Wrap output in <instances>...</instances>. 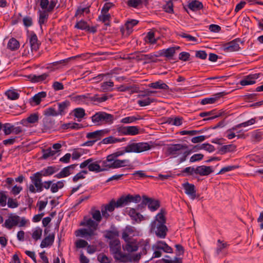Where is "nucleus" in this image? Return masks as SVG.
<instances>
[{"label": "nucleus", "mask_w": 263, "mask_h": 263, "mask_svg": "<svg viewBox=\"0 0 263 263\" xmlns=\"http://www.w3.org/2000/svg\"><path fill=\"white\" fill-rule=\"evenodd\" d=\"M152 145L147 142H129L124 149L116 152L106 157L107 166H110L111 169H116L126 166H129V161L128 159L120 160L117 158L124 155L125 153H141L151 149Z\"/></svg>", "instance_id": "f257e3e1"}, {"label": "nucleus", "mask_w": 263, "mask_h": 263, "mask_svg": "<svg viewBox=\"0 0 263 263\" xmlns=\"http://www.w3.org/2000/svg\"><path fill=\"white\" fill-rule=\"evenodd\" d=\"M91 215L93 220L90 218L85 217L80 223V226L86 227V228H83L77 230L76 235L85 237L88 240H90L91 237L97 234L96 230L98 229L99 223L101 221L103 216L101 212L95 208L91 209Z\"/></svg>", "instance_id": "f03ea898"}, {"label": "nucleus", "mask_w": 263, "mask_h": 263, "mask_svg": "<svg viewBox=\"0 0 263 263\" xmlns=\"http://www.w3.org/2000/svg\"><path fill=\"white\" fill-rule=\"evenodd\" d=\"M110 251L113 254L116 260L120 262L134 261L138 262L140 259L141 256L146 254L147 246L145 245L142 248V252L132 255H125L121 251L120 242L118 239L110 240L109 242Z\"/></svg>", "instance_id": "7ed1b4c3"}, {"label": "nucleus", "mask_w": 263, "mask_h": 263, "mask_svg": "<svg viewBox=\"0 0 263 263\" xmlns=\"http://www.w3.org/2000/svg\"><path fill=\"white\" fill-rule=\"evenodd\" d=\"M193 152L188 149L186 144H171L167 145L165 154L172 158H176L180 155L179 163H181L186 160V157Z\"/></svg>", "instance_id": "20e7f679"}, {"label": "nucleus", "mask_w": 263, "mask_h": 263, "mask_svg": "<svg viewBox=\"0 0 263 263\" xmlns=\"http://www.w3.org/2000/svg\"><path fill=\"white\" fill-rule=\"evenodd\" d=\"M165 222L164 212L161 210L160 212L157 214L155 220L151 224L152 230L159 238H164L166 235L167 228L165 225Z\"/></svg>", "instance_id": "39448f33"}, {"label": "nucleus", "mask_w": 263, "mask_h": 263, "mask_svg": "<svg viewBox=\"0 0 263 263\" xmlns=\"http://www.w3.org/2000/svg\"><path fill=\"white\" fill-rule=\"evenodd\" d=\"M114 120V116L104 111L96 112L91 117V121L96 125L111 124Z\"/></svg>", "instance_id": "423d86ee"}, {"label": "nucleus", "mask_w": 263, "mask_h": 263, "mask_svg": "<svg viewBox=\"0 0 263 263\" xmlns=\"http://www.w3.org/2000/svg\"><path fill=\"white\" fill-rule=\"evenodd\" d=\"M42 177L39 172L34 173L30 177L31 183L28 186V189L30 193H35L42 191Z\"/></svg>", "instance_id": "0eeeda50"}, {"label": "nucleus", "mask_w": 263, "mask_h": 263, "mask_svg": "<svg viewBox=\"0 0 263 263\" xmlns=\"http://www.w3.org/2000/svg\"><path fill=\"white\" fill-rule=\"evenodd\" d=\"M91 162H89L88 170L90 172L96 173L109 171L111 169L110 166H107L106 159L103 161H95L93 158H90Z\"/></svg>", "instance_id": "6e6552de"}, {"label": "nucleus", "mask_w": 263, "mask_h": 263, "mask_svg": "<svg viewBox=\"0 0 263 263\" xmlns=\"http://www.w3.org/2000/svg\"><path fill=\"white\" fill-rule=\"evenodd\" d=\"M141 200V197L138 194L122 196L117 201V208L129 205L131 203H137Z\"/></svg>", "instance_id": "1a4fd4ad"}, {"label": "nucleus", "mask_w": 263, "mask_h": 263, "mask_svg": "<svg viewBox=\"0 0 263 263\" xmlns=\"http://www.w3.org/2000/svg\"><path fill=\"white\" fill-rule=\"evenodd\" d=\"M26 223V220L24 218H22L21 220L20 216L11 214L9 215L8 218L5 220L4 226L6 228L11 229L16 226L20 227H23Z\"/></svg>", "instance_id": "9d476101"}, {"label": "nucleus", "mask_w": 263, "mask_h": 263, "mask_svg": "<svg viewBox=\"0 0 263 263\" xmlns=\"http://www.w3.org/2000/svg\"><path fill=\"white\" fill-rule=\"evenodd\" d=\"M125 241V245L123 246V249L124 251H126L128 252H135L138 250L139 248H141V250L139 253L142 252V248L145 246H147L146 250L149 248V246L146 242H143L142 244H140L138 243L135 239L133 238L128 239L127 240H124Z\"/></svg>", "instance_id": "9b49d317"}, {"label": "nucleus", "mask_w": 263, "mask_h": 263, "mask_svg": "<svg viewBox=\"0 0 263 263\" xmlns=\"http://www.w3.org/2000/svg\"><path fill=\"white\" fill-rule=\"evenodd\" d=\"M146 205L149 210L152 212L156 211L160 207V203L158 200L148 198L146 196H143L142 202L140 204L138 205L137 209L139 210L143 206Z\"/></svg>", "instance_id": "f8f14e48"}, {"label": "nucleus", "mask_w": 263, "mask_h": 263, "mask_svg": "<svg viewBox=\"0 0 263 263\" xmlns=\"http://www.w3.org/2000/svg\"><path fill=\"white\" fill-rule=\"evenodd\" d=\"M44 115L45 116V117L43 119V122L45 126L47 127L52 126L53 124V123L51 121H50L49 123H48V121L49 119V117H55L59 116L58 112L53 107H49L44 110Z\"/></svg>", "instance_id": "ddd939ff"}, {"label": "nucleus", "mask_w": 263, "mask_h": 263, "mask_svg": "<svg viewBox=\"0 0 263 263\" xmlns=\"http://www.w3.org/2000/svg\"><path fill=\"white\" fill-rule=\"evenodd\" d=\"M158 57V54L154 53L144 54H142L141 52H139L135 54V58L138 61H144L145 63H149L151 62H154L155 59Z\"/></svg>", "instance_id": "4468645a"}, {"label": "nucleus", "mask_w": 263, "mask_h": 263, "mask_svg": "<svg viewBox=\"0 0 263 263\" xmlns=\"http://www.w3.org/2000/svg\"><path fill=\"white\" fill-rule=\"evenodd\" d=\"M117 208V201L112 200L108 204L102 206L101 213L104 218L107 219L109 217L108 212H112Z\"/></svg>", "instance_id": "2eb2a0df"}, {"label": "nucleus", "mask_w": 263, "mask_h": 263, "mask_svg": "<svg viewBox=\"0 0 263 263\" xmlns=\"http://www.w3.org/2000/svg\"><path fill=\"white\" fill-rule=\"evenodd\" d=\"M126 213L130 216L131 219L137 223H140L141 221L147 219L146 217L137 212L136 210L133 208L127 209Z\"/></svg>", "instance_id": "dca6fc26"}, {"label": "nucleus", "mask_w": 263, "mask_h": 263, "mask_svg": "<svg viewBox=\"0 0 263 263\" xmlns=\"http://www.w3.org/2000/svg\"><path fill=\"white\" fill-rule=\"evenodd\" d=\"M138 234L136 229L132 226H127L123 230L122 232V238L124 240H127L128 239L132 238V237Z\"/></svg>", "instance_id": "f3484780"}, {"label": "nucleus", "mask_w": 263, "mask_h": 263, "mask_svg": "<svg viewBox=\"0 0 263 263\" xmlns=\"http://www.w3.org/2000/svg\"><path fill=\"white\" fill-rule=\"evenodd\" d=\"M119 132L124 135L135 136L139 133V128L136 126H124L120 128Z\"/></svg>", "instance_id": "a211bd4d"}, {"label": "nucleus", "mask_w": 263, "mask_h": 263, "mask_svg": "<svg viewBox=\"0 0 263 263\" xmlns=\"http://www.w3.org/2000/svg\"><path fill=\"white\" fill-rule=\"evenodd\" d=\"M77 166V164H71L65 167L59 173L56 174L55 177L57 178H61L68 176L73 173V171Z\"/></svg>", "instance_id": "6ab92c4d"}, {"label": "nucleus", "mask_w": 263, "mask_h": 263, "mask_svg": "<svg viewBox=\"0 0 263 263\" xmlns=\"http://www.w3.org/2000/svg\"><path fill=\"white\" fill-rule=\"evenodd\" d=\"M239 40H233L223 46V50L226 52H233L238 51L240 49Z\"/></svg>", "instance_id": "aec40b11"}, {"label": "nucleus", "mask_w": 263, "mask_h": 263, "mask_svg": "<svg viewBox=\"0 0 263 263\" xmlns=\"http://www.w3.org/2000/svg\"><path fill=\"white\" fill-rule=\"evenodd\" d=\"M182 186L185 190V193L192 199H194L196 198V191L194 184L185 182L182 184Z\"/></svg>", "instance_id": "412c9836"}, {"label": "nucleus", "mask_w": 263, "mask_h": 263, "mask_svg": "<svg viewBox=\"0 0 263 263\" xmlns=\"http://www.w3.org/2000/svg\"><path fill=\"white\" fill-rule=\"evenodd\" d=\"M152 248L153 250H161L165 253H171L173 252V249L168 246L166 242L162 241H158L155 243Z\"/></svg>", "instance_id": "4be33fe9"}, {"label": "nucleus", "mask_w": 263, "mask_h": 263, "mask_svg": "<svg viewBox=\"0 0 263 263\" xmlns=\"http://www.w3.org/2000/svg\"><path fill=\"white\" fill-rule=\"evenodd\" d=\"M260 74V73L250 74L241 80L240 84L242 86L252 85L255 83V80L259 78Z\"/></svg>", "instance_id": "5701e85b"}, {"label": "nucleus", "mask_w": 263, "mask_h": 263, "mask_svg": "<svg viewBox=\"0 0 263 263\" xmlns=\"http://www.w3.org/2000/svg\"><path fill=\"white\" fill-rule=\"evenodd\" d=\"M196 175L200 176H207L213 172L212 167L209 166L201 165L196 168Z\"/></svg>", "instance_id": "b1692460"}, {"label": "nucleus", "mask_w": 263, "mask_h": 263, "mask_svg": "<svg viewBox=\"0 0 263 263\" xmlns=\"http://www.w3.org/2000/svg\"><path fill=\"white\" fill-rule=\"evenodd\" d=\"M89 94L87 93L83 95H79L73 97L72 100L79 104H88L89 103Z\"/></svg>", "instance_id": "393cba45"}, {"label": "nucleus", "mask_w": 263, "mask_h": 263, "mask_svg": "<svg viewBox=\"0 0 263 263\" xmlns=\"http://www.w3.org/2000/svg\"><path fill=\"white\" fill-rule=\"evenodd\" d=\"M105 132L103 130H98L93 132L88 133L86 134V138L96 141L101 139L104 136Z\"/></svg>", "instance_id": "a878e982"}, {"label": "nucleus", "mask_w": 263, "mask_h": 263, "mask_svg": "<svg viewBox=\"0 0 263 263\" xmlns=\"http://www.w3.org/2000/svg\"><path fill=\"white\" fill-rule=\"evenodd\" d=\"M54 240V235L53 234H50L46 236L42 241L40 247L42 248L48 247L51 246Z\"/></svg>", "instance_id": "bb28decb"}, {"label": "nucleus", "mask_w": 263, "mask_h": 263, "mask_svg": "<svg viewBox=\"0 0 263 263\" xmlns=\"http://www.w3.org/2000/svg\"><path fill=\"white\" fill-rule=\"evenodd\" d=\"M224 92H219L213 96V97L207 98L202 100L201 103L203 105L214 103L219 98L223 96Z\"/></svg>", "instance_id": "cd10ccee"}, {"label": "nucleus", "mask_w": 263, "mask_h": 263, "mask_svg": "<svg viewBox=\"0 0 263 263\" xmlns=\"http://www.w3.org/2000/svg\"><path fill=\"white\" fill-rule=\"evenodd\" d=\"M70 105V102L68 101H65L58 104V111H57L59 115L63 116L64 115L68 107Z\"/></svg>", "instance_id": "c85d7f7f"}, {"label": "nucleus", "mask_w": 263, "mask_h": 263, "mask_svg": "<svg viewBox=\"0 0 263 263\" xmlns=\"http://www.w3.org/2000/svg\"><path fill=\"white\" fill-rule=\"evenodd\" d=\"M148 87L154 89H159L163 90H167L169 88L167 85L163 83L162 81L159 80L148 84Z\"/></svg>", "instance_id": "c756f323"}, {"label": "nucleus", "mask_w": 263, "mask_h": 263, "mask_svg": "<svg viewBox=\"0 0 263 263\" xmlns=\"http://www.w3.org/2000/svg\"><path fill=\"white\" fill-rule=\"evenodd\" d=\"M31 51H36L39 48V43L35 34L32 33L29 39Z\"/></svg>", "instance_id": "7c9ffc66"}, {"label": "nucleus", "mask_w": 263, "mask_h": 263, "mask_svg": "<svg viewBox=\"0 0 263 263\" xmlns=\"http://www.w3.org/2000/svg\"><path fill=\"white\" fill-rule=\"evenodd\" d=\"M57 172V169L54 166H48L39 172L41 176H50Z\"/></svg>", "instance_id": "2f4dec72"}, {"label": "nucleus", "mask_w": 263, "mask_h": 263, "mask_svg": "<svg viewBox=\"0 0 263 263\" xmlns=\"http://www.w3.org/2000/svg\"><path fill=\"white\" fill-rule=\"evenodd\" d=\"M50 12V11H47V10H39V23L40 25L44 24L45 22H47V19L48 18L49 14L48 13Z\"/></svg>", "instance_id": "473e14b6"}, {"label": "nucleus", "mask_w": 263, "mask_h": 263, "mask_svg": "<svg viewBox=\"0 0 263 263\" xmlns=\"http://www.w3.org/2000/svg\"><path fill=\"white\" fill-rule=\"evenodd\" d=\"M125 141V138H123L122 139H119L117 138H115L113 136H109L108 137H106L103 139L102 143L103 144H112L116 143L118 142H121Z\"/></svg>", "instance_id": "72a5a7b5"}, {"label": "nucleus", "mask_w": 263, "mask_h": 263, "mask_svg": "<svg viewBox=\"0 0 263 263\" xmlns=\"http://www.w3.org/2000/svg\"><path fill=\"white\" fill-rule=\"evenodd\" d=\"M20 47V43L14 38H11L8 41L7 48L11 50L14 51L17 50Z\"/></svg>", "instance_id": "f704fd0d"}, {"label": "nucleus", "mask_w": 263, "mask_h": 263, "mask_svg": "<svg viewBox=\"0 0 263 263\" xmlns=\"http://www.w3.org/2000/svg\"><path fill=\"white\" fill-rule=\"evenodd\" d=\"M48 75L47 73H43L41 75H30L28 77L32 82H38L45 80Z\"/></svg>", "instance_id": "c9c22d12"}, {"label": "nucleus", "mask_w": 263, "mask_h": 263, "mask_svg": "<svg viewBox=\"0 0 263 263\" xmlns=\"http://www.w3.org/2000/svg\"><path fill=\"white\" fill-rule=\"evenodd\" d=\"M74 116L78 118V121H81L85 115V110L82 108H77L73 110Z\"/></svg>", "instance_id": "e433bc0d"}, {"label": "nucleus", "mask_w": 263, "mask_h": 263, "mask_svg": "<svg viewBox=\"0 0 263 263\" xmlns=\"http://www.w3.org/2000/svg\"><path fill=\"white\" fill-rule=\"evenodd\" d=\"M236 149V146L233 144H229L222 146L221 147L218 151V153L221 155H223L224 154L232 152L234 151Z\"/></svg>", "instance_id": "4c0bfd02"}, {"label": "nucleus", "mask_w": 263, "mask_h": 263, "mask_svg": "<svg viewBox=\"0 0 263 263\" xmlns=\"http://www.w3.org/2000/svg\"><path fill=\"white\" fill-rule=\"evenodd\" d=\"M46 96V93L44 91H42L35 95L32 98V101L35 102L36 105L40 104L42 99L45 98Z\"/></svg>", "instance_id": "58836bf2"}, {"label": "nucleus", "mask_w": 263, "mask_h": 263, "mask_svg": "<svg viewBox=\"0 0 263 263\" xmlns=\"http://www.w3.org/2000/svg\"><path fill=\"white\" fill-rule=\"evenodd\" d=\"M6 96L11 100H15L19 98L20 95L14 89H9L6 91Z\"/></svg>", "instance_id": "ea45409f"}, {"label": "nucleus", "mask_w": 263, "mask_h": 263, "mask_svg": "<svg viewBox=\"0 0 263 263\" xmlns=\"http://www.w3.org/2000/svg\"><path fill=\"white\" fill-rule=\"evenodd\" d=\"M141 119L142 118L139 116H129L122 119L120 121V122L123 124H130Z\"/></svg>", "instance_id": "a19ab883"}, {"label": "nucleus", "mask_w": 263, "mask_h": 263, "mask_svg": "<svg viewBox=\"0 0 263 263\" xmlns=\"http://www.w3.org/2000/svg\"><path fill=\"white\" fill-rule=\"evenodd\" d=\"M89 7H79L77 10L74 16L76 17H80L82 16H84L85 14H88L89 13Z\"/></svg>", "instance_id": "79ce46f5"}, {"label": "nucleus", "mask_w": 263, "mask_h": 263, "mask_svg": "<svg viewBox=\"0 0 263 263\" xmlns=\"http://www.w3.org/2000/svg\"><path fill=\"white\" fill-rule=\"evenodd\" d=\"M175 53V48L170 47L166 49H163L162 50V52L159 54V56L164 54L166 58H171L174 55Z\"/></svg>", "instance_id": "37998d69"}, {"label": "nucleus", "mask_w": 263, "mask_h": 263, "mask_svg": "<svg viewBox=\"0 0 263 263\" xmlns=\"http://www.w3.org/2000/svg\"><path fill=\"white\" fill-rule=\"evenodd\" d=\"M64 181H59L56 183H52L50 190L52 193H56L64 186Z\"/></svg>", "instance_id": "c03bdc74"}, {"label": "nucleus", "mask_w": 263, "mask_h": 263, "mask_svg": "<svg viewBox=\"0 0 263 263\" xmlns=\"http://www.w3.org/2000/svg\"><path fill=\"white\" fill-rule=\"evenodd\" d=\"M113 86L114 82L112 81L105 82L101 84V88L103 92L111 91Z\"/></svg>", "instance_id": "a18cd8bd"}, {"label": "nucleus", "mask_w": 263, "mask_h": 263, "mask_svg": "<svg viewBox=\"0 0 263 263\" xmlns=\"http://www.w3.org/2000/svg\"><path fill=\"white\" fill-rule=\"evenodd\" d=\"M145 41L146 42L151 44H154L156 43L157 39L155 38L154 32L149 31L147 33V35L145 37Z\"/></svg>", "instance_id": "49530a36"}, {"label": "nucleus", "mask_w": 263, "mask_h": 263, "mask_svg": "<svg viewBox=\"0 0 263 263\" xmlns=\"http://www.w3.org/2000/svg\"><path fill=\"white\" fill-rule=\"evenodd\" d=\"M189 8L193 11H196L202 8V4L199 1H193L189 4Z\"/></svg>", "instance_id": "de8ad7c7"}, {"label": "nucleus", "mask_w": 263, "mask_h": 263, "mask_svg": "<svg viewBox=\"0 0 263 263\" xmlns=\"http://www.w3.org/2000/svg\"><path fill=\"white\" fill-rule=\"evenodd\" d=\"M108 99L106 95H103L101 97H99L98 95H95L91 97L89 95V101H97L99 103H101L106 101Z\"/></svg>", "instance_id": "09e8293b"}, {"label": "nucleus", "mask_w": 263, "mask_h": 263, "mask_svg": "<svg viewBox=\"0 0 263 263\" xmlns=\"http://www.w3.org/2000/svg\"><path fill=\"white\" fill-rule=\"evenodd\" d=\"M119 235V233L117 231H106L105 234V237L111 240L118 239L117 237Z\"/></svg>", "instance_id": "8fccbe9b"}, {"label": "nucleus", "mask_w": 263, "mask_h": 263, "mask_svg": "<svg viewBox=\"0 0 263 263\" xmlns=\"http://www.w3.org/2000/svg\"><path fill=\"white\" fill-rule=\"evenodd\" d=\"M217 246L216 248V253L219 255L220 253L225 248H226L229 245L227 242H224L221 241L220 239L217 240Z\"/></svg>", "instance_id": "3c124183"}, {"label": "nucleus", "mask_w": 263, "mask_h": 263, "mask_svg": "<svg viewBox=\"0 0 263 263\" xmlns=\"http://www.w3.org/2000/svg\"><path fill=\"white\" fill-rule=\"evenodd\" d=\"M42 235V230L39 227L36 228L33 231L32 237L35 240L41 239Z\"/></svg>", "instance_id": "603ef678"}, {"label": "nucleus", "mask_w": 263, "mask_h": 263, "mask_svg": "<svg viewBox=\"0 0 263 263\" xmlns=\"http://www.w3.org/2000/svg\"><path fill=\"white\" fill-rule=\"evenodd\" d=\"M138 23V21L136 20H132L127 21L125 25L126 29L127 30V33H130L132 31V28L136 25Z\"/></svg>", "instance_id": "864d4df0"}, {"label": "nucleus", "mask_w": 263, "mask_h": 263, "mask_svg": "<svg viewBox=\"0 0 263 263\" xmlns=\"http://www.w3.org/2000/svg\"><path fill=\"white\" fill-rule=\"evenodd\" d=\"M74 27L81 30H86V29L88 28V25L86 22L81 20L77 22Z\"/></svg>", "instance_id": "5fc2aeb1"}, {"label": "nucleus", "mask_w": 263, "mask_h": 263, "mask_svg": "<svg viewBox=\"0 0 263 263\" xmlns=\"http://www.w3.org/2000/svg\"><path fill=\"white\" fill-rule=\"evenodd\" d=\"M43 153L42 158L44 159H46L50 156H52L56 154L55 151H53L50 147L46 149H43Z\"/></svg>", "instance_id": "6e6d98bb"}, {"label": "nucleus", "mask_w": 263, "mask_h": 263, "mask_svg": "<svg viewBox=\"0 0 263 263\" xmlns=\"http://www.w3.org/2000/svg\"><path fill=\"white\" fill-rule=\"evenodd\" d=\"M155 101L154 99L147 98L143 100H138L137 103L141 107L149 105L152 102H154Z\"/></svg>", "instance_id": "4d7b16f0"}, {"label": "nucleus", "mask_w": 263, "mask_h": 263, "mask_svg": "<svg viewBox=\"0 0 263 263\" xmlns=\"http://www.w3.org/2000/svg\"><path fill=\"white\" fill-rule=\"evenodd\" d=\"M181 173L185 174L186 176L193 175L194 174H196V168L189 166L183 169Z\"/></svg>", "instance_id": "13d9d810"}, {"label": "nucleus", "mask_w": 263, "mask_h": 263, "mask_svg": "<svg viewBox=\"0 0 263 263\" xmlns=\"http://www.w3.org/2000/svg\"><path fill=\"white\" fill-rule=\"evenodd\" d=\"M87 171L85 170L81 171L80 172L77 174L75 176H73L72 179L73 181L76 182L79 180L84 179L85 178L84 175L87 174Z\"/></svg>", "instance_id": "bf43d9fd"}, {"label": "nucleus", "mask_w": 263, "mask_h": 263, "mask_svg": "<svg viewBox=\"0 0 263 263\" xmlns=\"http://www.w3.org/2000/svg\"><path fill=\"white\" fill-rule=\"evenodd\" d=\"M14 126L10 123H5L3 124V130L5 135H8L12 133V129Z\"/></svg>", "instance_id": "052dcab7"}, {"label": "nucleus", "mask_w": 263, "mask_h": 263, "mask_svg": "<svg viewBox=\"0 0 263 263\" xmlns=\"http://www.w3.org/2000/svg\"><path fill=\"white\" fill-rule=\"evenodd\" d=\"M99 20L105 23L106 25H109V21L110 18V15L108 13H102V14L99 17Z\"/></svg>", "instance_id": "680f3d73"}, {"label": "nucleus", "mask_w": 263, "mask_h": 263, "mask_svg": "<svg viewBox=\"0 0 263 263\" xmlns=\"http://www.w3.org/2000/svg\"><path fill=\"white\" fill-rule=\"evenodd\" d=\"M83 150L82 149H75L73 150L71 157L72 159L77 160L79 159L83 154Z\"/></svg>", "instance_id": "e2e57ef3"}, {"label": "nucleus", "mask_w": 263, "mask_h": 263, "mask_svg": "<svg viewBox=\"0 0 263 263\" xmlns=\"http://www.w3.org/2000/svg\"><path fill=\"white\" fill-rule=\"evenodd\" d=\"M27 121L30 123H34L38 121L39 116L37 114L34 113L30 115L27 118Z\"/></svg>", "instance_id": "0e129e2a"}, {"label": "nucleus", "mask_w": 263, "mask_h": 263, "mask_svg": "<svg viewBox=\"0 0 263 263\" xmlns=\"http://www.w3.org/2000/svg\"><path fill=\"white\" fill-rule=\"evenodd\" d=\"M203 158V155L201 154H196L192 156L190 159V162L193 163L201 160Z\"/></svg>", "instance_id": "69168bd1"}, {"label": "nucleus", "mask_w": 263, "mask_h": 263, "mask_svg": "<svg viewBox=\"0 0 263 263\" xmlns=\"http://www.w3.org/2000/svg\"><path fill=\"white\" fill-rule=\"evenodd\" d=\"M164 11L167 13L173 12V4L172 1H168L167 3L163 6Z\"/></svg>", "instance_id": "338daca9"}, {"label": "nucleus", "mask_w": 263, "mask_h": 263, "mask_svg": "<svg viewBox=\"0 0 263 263\" xmlns=\"http://www.w3.org/2000/svg\"><path fill=\"white\" fill-rule=\"evenodd\" d=\"M98 259L101 263H110L111 261V259L104 254H100Z\"/></svg>", "instance_id": "774afa93"}]
</instances>
